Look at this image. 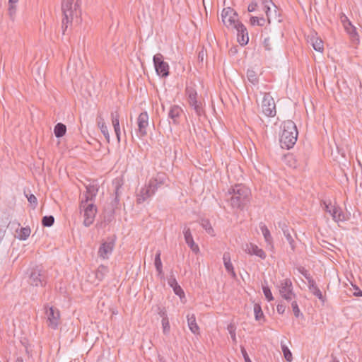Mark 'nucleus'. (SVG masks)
<instances>
[{
    "label": "nucleus",
    "mask_w": 362,
    "mask_h": 362,
    "mask_svg": "<svg viewBox=\"0 0 362 362\" xmlns=\"http://www.w3.org/2000/svg\"><path fill=\"white\" fill-rule=\"evenodd\" d=\"M80 210L83 211L84 220L83 225L86 227H89L94 222L95 215L97 214V206L94 203H83L80 202Z\"/></svg>",
    "instance_id": "obj_5"
},
{
    "label": "nucleus",
    "mask_w": 362,
    "mask_h": 362,
    "mask_svg": "<svg viewBox=\"0 0 362 362\" xmlns=\"http://www.w3.org/2000/svg\"><path fill=\"white\" fill-rule=\"evenodd\" d=\"M262 291L264 293V295L265 296V298L268 301H272L274 300V297L272 296V291L269 286H262Z\"/></svg>",
    "instance_id": "obj_42"
},
{
    "label": "nucleus",
    "mask_w": 362,
    "mask_h": 362,
    "mask_svg": "<svg viewBox=\"0 0 362 362\" xmlns=\"http://www.w3.org/2000/svg\"><path fill=\"white\" fill-rule=\"evenodd\" d=\"M114 130H115V134L117 136V141L119 142L120 141V128L118 129V131H117V129H114Z\"/></svg>",
    "instance_id": "obj_61"
},
{
    "label": "nucleus",
    "mask_w": 362,
    "mask_h": 362,
    "mask_svg": "<svg viewBox=\"0 0 362 362\" xmlns=\"http://www.w3.org/2000/svg\"><path fill=\"white\" fill-rule=\"evenodd\" d=\"M357 291L354 292V295L355 296H362V291L358 289V288H356Z\"/></svg>",
    "instance_id": "obj_64"
},
{
    "label": "nucleus",
    "mask_w": 362,
    "mask_h": 362,
    "mask_svg": "<svg viewBox=\"0 0 362 362\" xmlns=\"http://www.w3.org/2000/svg\"><path fill=\"white\" fill-rule=\"evenodd\" d=\"M224 266L228 272L230 273L233 276H235V273L233 269V264L230 262V257L228 252H225L223 256Z\"/></svg>",
    "instance_id": "obj_27"
},
{
    "label": "nucleus",
    "mask_w": 362,
    "mask_h": 362,
    "mask_svg": "<svg viewBox=\"0 0 362 362\" xmlns=\"http://www.w3.org/2000/svg\"><path fill=\"white\" fill-rule=\"evenodd\" d=\"M279 288L281 296L287 301H290L293 298H296V294L293 291L292 281L290 279H285L281 281Z\"/></svg>",
    "instance_id": "obj_7"
},
{
    "label": "nucleus",
    "mask_w": 362,
    "mask_h": 362,
    "mask_svg": "<svg viewBox=\"0 0 362 362\" xmlns=\"http://www.w3.org/2000/svg\"><path fill=\"white\" fill-rule=\"evenodd\" d=\"M153 62L156 72L161 78H166L170 75V66L168 62L164 61V57L160 53H157L153 57Z\"/></svg>",
    "instance_id": "obj_6"
},
{
    "label": "nucleus",
    "mask_w": 362,
    "mask_h": 362,
    "mask_svg": "<svg viewBox=\"0 0 362 362\" xmlns=\"http://www.w3.org/2000/svg\"><path fill=\"white\" fill-rule=\"evenodd\" d=\"M74 0H63L62 2V11L63 13V18L62 22V29L63 35L69 24H71L74 19H76V22L78 21V18L81 16V11L78 10L80 4L79 0H77L74 4Z\"/></svg>",
    "instance_id": "obj_2"
},
{
    "label": "nucleus",
    "mask_w": 362,
    "mask_h": 362,
    "mask_svg": "<svg viewBox=\"0 0 362 362\" xmlns=\"http://www.w3.org/2000/svg\"><path fill=\"white\" fill-rule=\"evenodd\" d=\"M254 313H255V317L256 320H257V321H261V320L264 321V313L262 312V308L257 303H255L254 305Z\"/></svg>",
    "instance_id": "obj_33"
},
{
    "label": "nucleus",
    "mask_w": 362,
    "mask_h": 362,
    "mask_svg": "<svg viewBox=\"0 0 362 362\" xmlns=\"http://www.w3.org/2000/svg\"><path fill=\"white\" fill-rule=\"evenodd\" d=\"M264 6V11H265V13L267 17V20L269 23H270L271 21V5H263Z\"/></svg>",
    "instance_id": "obj_53"
},
{
    "label": "nucleus",
    "mask_w": 362,
    "mask_h": 362,
    "mask_svg": "<svg viewBox=\"0 0 362 362\" xmlns=\"http://www.w3.org/2000/svg\"><path fill=\"white\" fill-rule=\"evenodd\" d=\"M119 203V197L115 196V199L111 202L112 211H115V209L117 208Z\"/></svg>",
    "instance_id": "obj_52"
},
{
    "label": "nucleus",
    "mask_w": 362,
    "mask_h": 362,
    "mask_svg": "<svg viewBox=\"0 0 362 362\" xmlns=\"http://www.w3.org/2000/svg\"><path fill=\"white\" fill-rule=\"evenodd\" d=\"M115 245V238L108 237L107 240L101 244L98 250V256L104 259H108L109 255L112 254Z\"/></svg>",
    "instance_id": "obj_9"
},
{
    "label": "nucleus",
    "mask_w": 362,
    "mask_h": 362,
    "mask_svg": "<svg viewBox=\"0 0 362 362\" xmlns=\"http://www.w3.org/2000/svg\"><path fill=\"white\" fill-rule=\"evenodd\" d=\"M30 232L31 230L29 227L21 228L18 238L21 240H25L30 236Z\"/></svg>",
    "instance_id": "obj_37"
},
{
    "label": "nucleus",
    "mask_w": 362,
    "mask_h": 362,
    "mask_svg": "<svg viewBox=\"0 0 362 362\" xmlns=\"http://www.w3.org/2000/svg\"><path fill=\"white\" fill-rule=\"evenodd\" d=\"M263 45L265 49L270 51L272 49V42L269 37L264 38Z\"/></svg>",
    "instance_id": "obj_51"
},
{
    "label": "nucleus",
    "mask_w": 362,
    "mask_h": 362,
    "mask_svg": "<svg viewBox=\"0 0 362 362\" xmlns=\"http://www.w3.org/2000/svg\"><path fill=\"white\" fill-rule=\"evenodd\" d=\"M262 5H272L274 7L276 8L274 3L272 1V0H262Z\"/></svg>",
    "instance_id": "obj_59"
},
{
    "label": "nucleus",
    "mask_w": 362,
    "mask_h": 362,
    "mask_svg": "<svg viewBox=\"0 0 362 362\" xmlns=\"http://www.w3.org/2000/svg\"><path fill=\"white\" fill-rule=\"evenodd\" d=\"M47 315L48 326L53 329L57 328L59 320V311L54 307H50L46 311Z\"/></svg>",
    "instance_id": "obj_13"
},
{
    "label": "nucleus",
    "mask_w": 362,
    "mask_h": 362,
    "mask_svg": "<svg viewBox=\"0 0 362 362\" xmlns=\"http://www.w3.org/2000/svg\"><path fill=\"white\" fill-rule=\"evenodd\" d=\"M233 28L237 31L238 42L242 46L246 45L249 41L248 32L246 27L240 21H237V23Z\"/></svg>",
    "instance_id": "obj_12"
},
{
    "label": "nucleus",
    "mask_w": 362,
    "mask_h": 362,
    "mask_svg": "<svg viewBox=\"0 0 362 362\" xmlns=\"http://www.w3.org/2000/svg\"><path fill=\"white\" fill-rule=\"evenodd\" d=\"M188 327L190 331L194 334H199V327L197 324L196 317L194 314H188L187 316Z\"/></svg>",
    "instance_id": "obj_23"
},
{
    "label": "nucleus",
    "mask_w": 362,
    "mask_h": 362,
    "mask_svg": "<svg viewBox=\"0 0 362 362\" xmlns=\"http://www.w3.org/2000/svg\"><path fill=\"white\" fill-rule=\"evenodd\" d=\"M323 204H324V205H325V206H324V210H325L326 212H327V209H332L331 207H332V206L330 204H327V202H323Z\"/></svg>",
    "instance_id": "obj_62"
},
{
    "label": "nucleus",
    "mask_w": 362,
    "mask_h": 362,
    "mask_svg": "<svg viewBox=\"0 0 362 362\" xmlns=\"http://www.w3.org/2000/svg\"><path fill=\"white\" fill-rule=\"evenodd\" d=\"M185 93L187 96L188 102L197 100L198 94L196 89L192 86H187Z\"/></svg>",
    "instance_id": "obj_30"
},
{
    "label": "nucleus",
    "mask_w": 362,
    "mask_h": 362,
    "mask_svg": "<svg viewBox=\"0 0 362 362\" xmlns=\"http://www.w3.org/2000/svg\"><path fill=\"white\" fill-rule=\"evenodd\" d=\"M201 224H202V226L205 230L211 226V223L209 220H202Z\"/></svg>",
    "instance_id": "obj_58"
},
{
    "label": "nucleus",
    "mask_w": 362,
    "mask_h": 362,
    "mask_svg": "<svg viewBox=\"0 0 362 362\" xmlns=\"http://www.w3.org/2000/svg\"><path fill=\"white\" fill-rule=\"evenodd\" d=\"M262 112L267 117H274L276 115V105L274 98L270 93H264L262 102Z\"/></svg>",
    "instance_id": "obj_8"
},
{
    "label": "nucleus",
    "mask_w": 362,
    "mask_h": 362,
    "mask_svg": "<svg viewBox=\"0 0 362 362\" xmlns=\"http://www.w3.org/2000/svg\"><path fill=\"white\" fill-rule=\"evenodd\" d=\"M47 279V271L40 266H36L31 269L28 281L33 286H45Z\"/></svg>",
    "instance_id": "obj_4"
},
{
    "label": "nucleus",
    "mask_w": 362,
    "mask_h": 362,
    "mask_svg": "<svg viewBox=\"0 0 362 362\" xmlns=\"http://www.w3.org/2000/svg\"><path fill=\"white\" fill-rule=\"evenodd\" d=\"M168 285L173 289L174 293L177 296H180V298H182V296H185L184 291L181 288V286L178 284L173 271H171L170 275L169 278L168 279Z\"/></svg>",
    "instance_id": "obj_19"
},
{
    "label": "nucleus",
    "mask_w": 362,
    "mask_h": 362,
    "mask_svg": "<svg viewBox=\"0 0 362 362\" xmlns=\"http://www.w3.org/2000/svg\"><path fill=\"white\" fill-rule=\"evenodd\" d=\"M187 244L194 252L197 253L199 251V247L194 243V240L189 241Z\"/></svg>",
    "instance_id": "obj_49"
},
{
    "label": "nucleus",
    "mask_w": 362,
    "mask_h": 362,
    "mask_svg": "<svg viewBox=\"0 0 362 362\" xmlns=\"http://www.w3.org/2000/svg\"><path fill=\"white\" fill-rule=\"evenodd\" d=\"M257 7V3L256 1H252L247 7V11L249 12H253L255 11L256 8Z\"/></svg>",
    "instance_id": "obj_55"
},
{
    "label": "nucleus",
    "mask_w": 362,
    "mask_h": 362,
    "mask_svg": "<svg viewBox=\"0 0 362 362\" xmlns=\"http://www.w3.org/2000/svg\"><path fill=\"white\" fill-rule=\"evenodd\" d=\"M182 112V110L178 105H173L170 107L168 112V117L173 120L174 124H179V118Z\"/></svg>",
    "instance_id": "obj_21"
},
{
    "label": "nucleus",
    "mask_w": 362,
    "mask_h": 362,
    "mask_svg": "<svg viewBox=\"0 0 362 362\" xmlns=\"http://www.w3.org/2000/svg\"><path fill=\"white\" fill-rule=\"evenodd\" d=\"M259 228L267 245H272L273 238L267 226L263 223H260Z\"/></svg>",
    "instance_id": "obj_26"
},
{
    "label": "nucleus",
    "mask_w": 362,
    "mask_h": 362,
    "mask_svg": "<svg viewBox=\"0 0 362 362\" xmlns=\"http://www.w3.org/2000/svg\"><path fill=\"white\" fill-rule=\"evenodd\" d=\"M339 19L341 23H342L346 31L349 34L351 37L354 40L358 35L356 32V27L351 23L348 17L344 13H341L339 14Z\"/></svg>",
    "instance_id": "obj_15"
},
{
    "label": "nucleus",
    "mask_w": 362,
    "mask_h": 362,
    "mask_svg": "<svg viewBox=\"0 0 362 362\" xmlns=\"http://www.w3.org/2000/svg\"><path fill=\"white\" fill-rule=\"evenodd\" d=\"M331 208H332L331 209H327V212L329 213L332 216V217L334 220L335 218L338 217V214H339V211L341 210V208L337 206H333Z\"/></svg>",
    "instance_id": "obj_41"
},
{
    "label": "nucleus",
    "mask_w": 362,
    "mask_h": 362,
    "mask_svg": "<svg viewBox=\"0 0 362 362\" xmlns=\"http://www.w3.org/2000/svg\"><path fill=\"white\" fill-rule=\"evenodd\" d=\"M112 185L115 187V196L119 197L120 194H121L120 189L122 188V187L123 185V180L122 178H119V177L115 178L112 181Z\"/></svg>",
    "instance_id": "obj_34"
},
{
    "label": "nucleus",
    "mask_w": 362,
    "mask_h": 362,
    "mask_svg": "<svg viewBox=\"0 0 362 362\" xmlns=\"http://www.w3.org/2000/svg\"><path fill=\"white\" fill-rule=\"evenodd\" d=\"M183 233H184V237H185L186 243H188L189 241H191L192 240H193V237H192L191 230H190L189 228H188L187 226H185L184 227Z\"/></svg>",
    "instance_id": "obj_44"
},
{
    "label": "nucleus",
    "mask_w": 362,
    "mask_h": 362,
    "mask_svg": "<svg viewBox=\"0 0 362 362\" xmlns=\"http://www.w3.org/2000/svg\"><path fill=\"white\" fill-rule=\"evenodd\" d=\"M243 250L249 255H254L259 257H260L262 259H264L267 257L266 253L264 251L259 248V247L253 243H246L245 245L243 246Z\"/></svg>",
    "instance_id": "obj_16"
},
{
    "label": "nucleus",
    "mask_w": 362,
    "mask_h": 362,
    "mask_svg": "<svg viewBox=\"0 0 362 362\" xmlns=\"http://www.w3.org/2000/svg\"><path fill=\"white\" fill-rule=\"evenodd\" d=\"M305 279L308 281V288L310 291L315 295L316 297H317L321 301L325 302V298L317 286L315 280L312 278V276H306Z\"/></svg>",
    "instance_id": "obj_20"
},
{
    "label": "nucleus",
    "mask_w": 362,
    "mask_h": 362,
    "mask_svg": "<svg viewBox=\"0 0 362 362\" xmlns=\"http://www.w3.org/2000/svg\"><path fill=\"white\" fill-rule=\"evenodd\" d=\"M279 227L281 228L284 236L286 237L287 241L288 242L291 248L293 251L295 250V241L291 234L290 229L285 222L279 223Z\"/></svg>",
    "instance_id": "obj_22"
},
{
    "label": "nucleus",
    "mask_w": 362,
    "mask_h": 362,
    "mask_svg": "<svg viewBox=\"0 0 362 362\" xmlns=\"http://www.w3.org/2000/svg\"><path fill=\"white\" fill-rule=\"evenodd\" d=\"M138 133L141 137H144L147 134V127L148 126V115L146 112L139 114L138 119Z\"/></svg>",
    "instance_id": "obj_14"
},
{
    "label": "nucleus",
    "mask_w": 362,
    "mask_h": 362,
    "mask_svg": "<svg viewBox=\"0 0 362 362\" xmlns=\"http://www.w3.org/2000/svg\"><path fill=\"white\" fill-rule=\"evenodd\" d=\"M66 132V127L63 123H57L54 128V133L57 138H61L65 135Z\"/></svg>",
    "instance_id": "obj_28"
},
{
    "label": "nucleus",
    "mask_w": 362,
    "mask_h": 362,
    "mask_svg": "<svg viewBox=\"0 0 362 362\" xmlns=\"http://www.w3.org/2000/svg\"><path fill=\"white\" fill-rule=\"evenodd\" d=\"M188 103H189V105L192 107H193V109L194 110L197 116H201L202 115V113L204 112V110L202 107V104L200 101H198L197 100H196L189 101Z\"/></svg>",
    "instance_id": "obj_31"
},
{
    "label": "nucleus",
    "mask_w": 362,
    "mask_h": 362,
    "mask_svg": "<svg viewBox=\"0 0 362 362\" xmlns=\"http://www.w3.org/2000/svg\"><path fill=\"white\" fill-rule=\"evenodd\" d=\"M281 128L279 139L281 146L282 148L290 149L297 141L298 132L296 125L292 120H286L282 123Z\"/></svg>",
    "instance_id": "obj_3"
},
{
    "label": "nucleus",
    "mask_w": 362,
    "mask_h": 362,
    "mask_svg": "<svg viewBox=\"0 0 362 362\" xmlns=\"http://www.w3.org/2000/svg\"><path fill=\"white\" fill-rule=\"evenodd\" d=\"M97 124H98V126L100 128L101 132L105 137L107 141L109 143L110 142V135H109L107 127L105 122L104 119L102 117L101 115H98L97 117Z\"/></svg>",
    "instance_id": "obj_24"
},
{
    "label": "nucleus",
    "mask_w": 362,
    "mask_h": 362,
    "mask_svg": "<svg viewBox=\"0 0 362 362\" xmlns=\"http://www.w3.org/2000/svg\"><path fill=\"white\" fill-rule=\"evenodd\" d=\"M112 123L114 129H119V113L115 111L111 113Z\"/></svg>",
    "instance_id": "obj_39"
},
{
    "label": "nucleus",
    "mask_w": 362,
    "mask_h": 362,
    "mask_svg": "<svg viewBox=\"0 0 362 362\" xmlns=\"http://www.w3.org/2000/svg\"><path fill=\"white\" fill-rule=\"evenodd\" d=\"M206 232H207L209 234H210V235H214V234H213V233H214V229H213V228L211 227V226H210L209 228H207L206 229Z\"/></svg>",
    "instance_id": "obj_63"
},
{
    "label": "nucleus",
    "mask_w": 362,
    "mask_h": 362,
    "mask_svg": "<svg viewBox=\"0 0 362 362\" xmlns=\"http://www.w3.org/2000/svg\"><path fill=\"white\" fill-rule=\"evenodd\" d=\"M28 200L30 204H34L35 206L37 204V200L36 197L34 194H30V196L27 197Z\"/></svg>",
    "instance_id": "obj_56"
},
{
    "label": "nucleus",
    "mask_w": 362,
    "mask_h": 362,
    "mask_svg": "<svg viewBox=\"0 0 362 362\" xmlns=\"http://www.w3.org/2000/svg\"><path fill=\"white\" fill-rule=\"evenodd\" d=\"M240 350H241L242 355L245 359V362H252V361L250 360V358L247 354L246 349L243 346H241Z\"/></svg>",
    "instance_id": "obj_54"
},
{
    "label": "nucleus",
    "mask_w": 362,
    "mask_h": 362,
    "mask_svg": "<svg viewBox=\"0 0 362 362\" xmlns=\"http://www.w3.org/2000/svg\"><path fill=\"white\" fill-rule=\"evenodd\" d=\"M237 16V12L231 7L224 8L221 12L222 22L227 27H235L237 21H238L235 19V17Z\"/></svg>",
    "instance_id": "obj_10"
},
{
    "label": "nucleus",
    "mask_w": 362,
    "mask_h": 362,
    "mask_svg": "<svg viewBox=\"0 0 362 362\" xmlns=\"http://www.w3.org/2000/svg\"><path fill=\"white\" fill-rule=\"evenodd\" d=\"M251 191L242 184L231 187L225 194V199L233 209L243 210L250 203Z\"/></svg>",
    "instance_id": "obj_1"
},
{
    "label": "nucleus",
    "mask_w": 362,
    "mask_h": 362,
    "mask_svg": "<svg viewBox=\"0 0 362 362\" xmlns=\"http://www.w3.org/2000/svg\"><path fill=\"white\" fill-rule=\"evenodd\" d=\"M247 77L248 81L252 84L258 83L259 79L257 73L252 69H248L247 71Z\"/></svg>",
    "instance_id": "obj_36"
},
{
    "label": "nucleus",
    "mask_w": 362,
    "mask_h": 362,
    "mask_svg": "<svg viewBox=\"0 0 362 362\" xmlns=\"http://www.w3.org/2000/svg\"><path fill=\"white\" fill-rule=\"evenodd\" d=\"M265 23V19L263 17L259 18L257 16L250 17V24L252 25L263 26Z\"/></svg>",
    "instance_id": "obj_40"
},
{
    "label": "nucleus",
    "mask_w": 362,
    "mask_h": 362,
    "mask_svg": "<svg viewBox=\"0 0 362 362\" xmlns=\"http://www.w3.org/2000/svg\"><path fill=\"white\" fill-rule=\"evenodd\" d=\"M299 272L304 276L305 278V276H310V275L308 273V272L303 267L299 269Z\"/></svg>",
    "instance_id": "obj_60"
},
{
    "label": "nucleus",
    "mask_w": 362,
    "mask_h": 362,
    "mask_svg": "<svg viewBox=\"0 0 362 362\" xmlns=\"http://www.w3.org/2000/svg\"><path fill=\"white\" fill-rule=\"evenodd\" d=\"M156 312L162 317V319L168 317L166 310L164 307L156 305Z\"/></svg>",
    "instance_id": "obj_47"
},
{
    "label": "nucleus",
    "mask_w": 362,
    "mask_h": 362,
    "mask_svg": "<svg viewBox=\"0 0 362 362\" xmlns=\"http://www.w3.org/2000/svg\"><path fill=\"white\" fill-rule=\"evenodd\" d=\"M155 193L156 191L152 187H150V185L148 183V185L141 189L139 193L137 194V203L141 204L144 202L151 197Z\"/></svg>",
    "instance_id": "obj_18"
},
{
    "label": "nucleus",
    "mask_w": 362,
    "mask_h": 362,
    "mask_svg": "<svg viewBox=\"0 0 362 362\" xmlns=\"http://www.w3.org/2000/svg\"><path fill=\"white\" fill-rule=\"evenodd\" d=\"M107 272H108L107 267L104 266L103 264L100 265L95 272V277L99 281H102Z\"/></svg>",
    "instance_id": "obj_32"
},
{
    "label": "nucleus",
    "mask_w": 362,
    "mask_h": 362,
    "mask_svg": "<svg viewBox=\"0 0 362 362\" xmlns=\"http://www.w3.org/2000/svg\"><path fill=\"white\" fill-rule=\"evenodd\" d=\"M54 223V218L53 216H45L42 218V225L44 227H50Z\"/></svg>",
    "instance_id": "obj_38"
},
{
    "label": "nucleus",
    "mask_w": 362,
    "mask_h": 362,
    "mask_svg": "<svg viewBox=\"0 0 362 362\" xmlns=\"http://www.w3.org/2000/svg\"><path fill=\"white\" fill-rule=\"evenodd\" d=\"M277 312L279 314H283L286 310V305L284 304H279L276 308Z\"/></svg>",
    "instance_id": "obj_57"
},
{
    "label": "nucleus",
    "mask_w": 362,
    "mask_h": 362,
    "mask_svg": "<svg viewBox=\"0 0 362 362\" xmlns=\"http://www.w3.org/2000/svg\"><path fill=\"white\" fill-rule=\"evenodd\" d=\"M86 190L83 193L80 202L94 203L99 190V186L97 184H89L86 186Z\"/></svg>",
    "instance_id": "obj_11"
},
{
    "label": "nucleus",
    "mask_w": 362,
    "mask_h": 362,
    "mask_svg": "<svg viewBox=\"0 0 362 362\" xmlns=\"http://www.w3.org/2000/svg\"><path fill=\"white\" fill-rule=\"evenodd\" d=\"M227 329L231 337L232 340L234 342H236V335H235L236 327H235V325L232 324V323L229 324L227 327Z\"/></svg>",
    "instance_id": "obj_43"
},
{
    "label": "nucleus",
    "mask_w": 362,
    "mask_h": 362,
    "mask_svg": "<svg viewBox=\"0 0 362 362\" xmlns=\"http://www.w3.org/2000/svg\"><path fill=\"white\" fill-rule=\"evenodd\" d=\"M162 327L164 334H168L170 332V323L168 317L162 319Z\"/></svg>",
    "instance_id": "obj_45"
},
{
    "label": "nucleus",
    "mask_w": 362,
    "mask_h": 362,
    "mask_svg": "<svg viewBox=\"0 0 362 362\" xmlns=\"http://www.w3.org/2000/svg\"><path fill=\"white\" fill-rule=\"evenodd\" d=\"M346 219H347V217L346 216V215L342 211V209H341V210L339 212L338 217L335 218L334 219V221L336 222H339V221H344Z\"/></svg>",
    "instance_id": "obj_50"
},
{
    "label": "nucleus",
    "mask_w": 362,
    "mask_h": 362,
    "mask_svg": "<svg viewBox=\"0 0 362 362\" xmlns=\"http://www.w3.org/2000/svg\"><path fill=\"white\" fill-rule=\"evenodd\" d=\"M160 255H161L160 251L158 250L155 255L154 264H155L156 271L158 272V276L160 279H163V278H164V273L163 271V264H162V262L160 259Z\"/></svg>",
    "instance_id": "obj_25"
},
{
    "label": "nucleus",
    "mask_w": 362,
    "mask_h": 362,
    "mask_svg": "<svg viewBox=\"0 0 362 362\" xmlns=\"http://www.w3.org/2000/svg\"><path fill=\"white\" fill-rule=\"evenodd\" d=\"M166 180V174L162 172H159L154 177L149 180L148 184L150 185V187H152L156 192L158 188L165 184Z\"/></svg>",
    "instance_id": "obj_17"
},
{
    "label": "nucleus",
    "mask_w": 362,
    "mask_h": 362,
    "mask_svg": "<svg viewBox=\"0 0 362 362\" xmlns=\"http://www.w3.org/2000/svg\"><path fill=\"white\" fill-rule=\"evenodd\" d=\"M291 307L293 309V314L296 317H298L300 315H303L300 311L298 303L296 300L291 303Z\"/></svg>",
    "instance_id": "obj_48"
},
{
    "label": "nucleus",
    "mask_w": 362,
    "mask_h": 362,
    "mask_svg": "<svg viewBox=\"0 0 362 362\" xmlns=\"http://www.w3.org/2000/svg\"><path fill=\"white\" fill-rule=\"evenodd\" d=\"M8 13L10 18L13 21L16 13V4H8Z\"/></svg>",
    "instance_id": "obj_46"
},
{
    "label": "nucleus",
    "mask_w": 362,
    "mask_h": 362,
    "mask_svg": "<svg viewBox=\"0 0 362 362\" xmlns=\"http://www.w3.org/2000/svg\"><path fill=\"white\" fill-rule=\"evenodd\" d=\"M311 44L315 50L322 52L324 50L323 42L321 39L315 37H313L310 39Z\"/></svg>",
    "instance_id": "obj_29"
},
{
    "label": "nucleus",
    "mask_w": 362,
    "mask_h": 362,
    "mask_svg": "<svg viewBox=\"0 0 362 362\" xmlns=\"http://www.w3.org/2000/svg\"><path fill=\"white\" fill-rule=\"evenodd\" d=\"M281 347L285 359L291 362L293 359V356L290 349L283 341H281Z\"/></svg>",
    "instance_id": "obj_35"
}]
</instances>
